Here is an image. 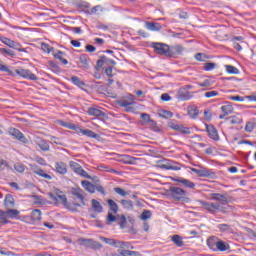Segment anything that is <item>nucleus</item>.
Masks as SVG:
<instances>
[{
  "label": "nucleus",
  "mask_w": 256,
  "mask_h": 256,
  "mask_svg": "<svg viewBox=\"0 0 256 256\" xmlns=\"http://www.w3.org/2000/svg\"><path fill=\"white\" fill-rule=\"evenodd\" d=\"M71 81L74 85H77V87H83V85H85V83L77 76L71 77Z\"/></svg>",
  "instance_id": "44"
},
{
  "label": "nucleus",
  "mask_w": 256,
  "mask_h": 256,
  "mask_svg": "<svg viewBox=\"0 0 256 256\" xmlns=\"http://www.w3.org/2000/svg\"><path fill=\"white\" fill-rule=\"evenodd\" d=\"M99 11H103V7L101 5H96L90 10H85V13L87 15H97V13H99Z\"/></svg>",
  "instance_id": "33"
},
{
  "label": "nucleus",
  "mask_w": 256,
  "mask_h": 256,
  "mask_svg": "<svg viewBox=\"0 0 256 256\" xmlns=\"http://www.w3.org/2000/svg\"><path fill=\"white\" fill-rule=\"evenodd\" d=\"M4 205L5 207H8V208L15 207V198H13V195L7 194L5 196Z\"/></svg>",
  "instance_id": "24"
},
{
  "label": "nucleus",
  "mask_w": 256,
  "mask_h": 256,
  "mask_svg": "<svg viewBox=\"0 0 256 256\" xmlns=\"http://www.w3.org/2000/svg\"><path fill=\"white\" fill-rule=\"evenodd\" d=\"M149 128L152 130V131H155V132H159L161 131V129H159V126H157V122L155 121H150V123L148 124Z\"/></svg>",
  "instance_id": "52"
},
{
  "label": "nucleus",
  "mask_w": 256,
  "mask_h": 256,
  "mask_svg": "<svg viewBox=\"0 0 256 256\" xmlns=\"http://www.w3.org/2000/svg\"><path fill=\"white\" fill-rule=\"evenodd\" d=\"M254 129H255V123H253V122H247L246 123L245 131L247 133H253Z\"/></svg>",
  "instance_id": "49"
},
{
  "label": "nucleus",
  "mask_w": 256,
  "mask_h": 256,
  "mask_svg": "<svg viewBox=\"0 0 256 256\" xmlns=\"http://www.w3.org/2000/svg\"><path fill=\"white\" fill-rule=\"evenodd\" d=\"M152 47L155 53H157V55H165V57H173V53H171L169 45L167 44L154 42L152 43Z\"/></svg>",
  "instance_id": "3"
},
{
  "label": "nucleus",
  "mask_w": 256,
  "mask_h": 256,
  "mask_svg": "<svg viewBox=\"0 0 256 256\" xmlns=\"http://www.w3.org/2000/svg\"><path fill=\"white\" fill-rule=\"evenodd\" d=\"M8 134L11 135L14 139H17L21 143H29V140H27V137H25V134L19 131L17 128H9Z\"/></svg>",
  "instance_id": "7"
},
{
  "label": "nucleus",
  "mask_w": 256,
  "mask_h": 256,
  "mask_svg": "<svg viewBox=\"0 0 256 256\" xmlns=\"http://www.w3.org/2000/svg\"><path fill=\"white\" fill-rule=\"evenodd\" d=\"M87 113L91 117H105V112H103L99 108H95V107L88 108Z\"/></svg>",
  "instance_id": "20"
},
{
  "label": "nucleus",
  "mask_w": 256,
  "mask_h": 256,
  "mask_svg": "<svg viewBox=\"0 0 256 256\" xmlns=\"http://www.w3.org/2000/svg\"><path fill=\"white\" fill-rule=\"evenodd\" d=\"M92 209L95 213H103V206L95 199H92Z\"/></svg>",
  "instance_id": "29"
},
{
  "label": "nucleus",
  "mask_w": 256,
  "mask_h": 256,
  "mask_svg": "<svg viewBox=\"0 0 256 256\" xmlns=\"http://www.w3.org/2000/svg\"><path fill=\"white\" fill-rule=\"evenodd\" d=\"M35 161L38 163V165H42L43 167L47 165V161H45L42 157L37 156Z\"/></svg>",
  "instance_id": "60"
},
{
  "label": "nucleus",
  "mask_w": 256,
  "mask_h": 256,
  "mask_svg": "<svg viewBox=\"0 0 256 256\" xmlns=\"http://www.w3.org/2000/svg\"><path fill=\"white\" fill-rule=\"evenodd\" d=\"M16 74L24 79H29L30 81H37V76L31 72L29 69L19 68L16 69Z\"/></svg>",
  "instance_id": "9"
},
{
  "label": "nucleus",
  "mask_w": 256,
  "mask_h": 256,
  "mask_svg": "<svg viewBox=\"0 0 256 256\" xmlns=\"http://www.w3.org/2000/svg\"><path fill=\"white\" fill-rule=\"evenodd\" d=\"M136 159L137 158H135V157H131V156L126 155L124 163H126L128 165H132V163H135Z\"/></svg>",
  "instance_id": "55"
},
{
  "label": "nucleus",
  "mask_w": 256,
  "mask_h": 256,
  "mask_svg": "<svg viewBox=\"0 0 256 256\" xmlns=\"http://www.w3.org/2000/svg\"><path fill=\"white\" fill-rule=\"evenodd\" d=\"M217 95H219V92L209 91L204 94V97H206L207 99H211V97H217Z\"/></svg>",
  "instance_id": "54"
},
{
  "label": "nucleus",
  "mask_w": 256,
  "mask_h": 256,
  "mask_svg": "<svg viewBox=\"0 0 256 256\" xmlns=\"http://www.w3.org/2000/svg\"><path fill=\"white\" fill-rule=\"evenodd\" d=\"M171 241H173L176 247H183L184 245L183 238L179 235H173Z\"/></svg>",
  "instance_id": "32"
},
{
  "label": "nucleus",
  "mask_w": 256,
  "mask_h": 256,
  "mask_svg": "<svg viewBox=\"0 0 256 256\" xmlns=\"http://www.w3.org/2000/svg\"><path fill=\"white\" fill-rule=\"evenodd\" d=\"M14 169L15 171H17V173H25V169H27V166L22 163H16L14 164Z\"/></svg>",
  "instance_id": "40"
},
{
  "label": "nucleus",
  "mask_w": 256,
  "mask_h": 256,
  "mask_svg": "<svg viewBox=\"0 0 256 256\" xmlns=\"http://www.w3.org/2000/svg\"><path fill=\"white\" fill-rule=\"evenodd\" d=\"M95 191H98V193H101V195H107V192H105V188L99 184L95 185Z\"/></svg>",
  "instance_id": "56"
},
{
  "label": "nucleus",
  "mask_w": 256,
  "mask_h": 256,
  "mask_svg": "<svg viewBox=\"0 0 256 256\" xmlns=\"http://www.w3.org/2000/svg\"><path fill=\"white\" fill-rule=\"evenodd\" d=\"M31 218L33 221H41V210L35 209L31 213Z\"/></svg>",
  "instance_id": "37"
},
{
  "label": "nucleus",
  "mask_w": 256,
  "mask_h": 256,
  "mask_svg": "<svg viewBox=\"0 0 256 256\" xmlns=\"http://www.w3.org/2000/svg\"><path fill=\"white\" fill-rule=\"evenodd\" d=\"M36 175H38L39 177H43L44 179H47L48 181H51V179H53V177H51V175L47 174L45 172V170L43 169H39L38 173H36Z\"/></svg>",
  "instance_id": "42"
},
{
  "label": "nucleus",
  "mask_w": 256,
  "mask_h": 256,
  "mask_svg": "<svg viewBox=\"0 0 256 256\" xmlns=\"http://www.w3.org/2000/svg\"><path fill=\"white\" fill-rule=\"evenodd\" d=\"M160 169H165L166 171H180L181 166H179L173 161L168 160L165 163L160 165Z\"/></svg>",
  "instance_id": "11"
},
{
  "label": "nucleus",
  "mask_w": 256,
  "mask_h": 256,
  "mask_svg": "<svg viewBox=\"0 0 256 256\" xmlns=\"http://www.w3.org/2000/svg\"><path fill=\"white\" fill-rule=\"evenodd\" d=\"M36 145L41 149V151H49V143H47V140L38 139L36 140Z\"/></svg>",
  "instance_id": "25"
},
{
  "label": "nucleus",
  "mask_w": 256,
  "mask_h": 256,
  "mask_svg": "<svg viewBox=\"0 0 256 256\" xmlns=\"http://www.w3.org/2000/svg\"><path fill=\"white\" fill-rule=\"evenodd\" d=\"M118 105L123 107L127 113H131L134 111L132 105H135V101H133V98H131V100H119Z\"/></svg>",
  "instance_id": "12"
},
{
  "label": "nucleus",
  "mask_w": 256,
  "mask_h": 256,
  "mask_svg": "<svg viewBox=\"0 0 256 256\" xmlns=\"http://www.w3.org/2000/svg\"><path fill=\"white\" fill-rule=\"evenodd\" d=\"M100 240L106 243L107 245H111L112 247H117V243L119 240L106 238V237H100Z\"/></svg>",
  "instance_id": "34"
},
{
  "label": "nucleus",
  "mask_w": 256,
  "mask_h": 256,
  "mask_svg": "<svg viewBox=\"0 0 256 256\" xmlns=\"http://www.w3.org/2000/svg\"><path fill=\"white\" fill-rule=\"evenodd\" d=\"M58 201H61L63 205H67V196L66 195H58Z\"/></svg>",
  "instance_id": "64"
},
{
  "label": "nucleus",
  "mask_w": 256,
  "mask_h": 256,
  "mask_svg": "<svg viewBox=\"0 0 256 256\" xmlns=\"http://www.w3.org/2000/svg\"><path fill=\"white\" fill-rule=\"evenodd\" d=\"M193 97V93H191L187 88H181L178 91V99L180 101H189Z\"/></svg>",
  "instance_id": "14"
},
{
  "label": "nucleus",
  "mask_w": 256,
  "mask_h": 256,
  "mask_svg": "<svg viewBox=\"0 0 256 256\" xmlns=\"http://www.w3.org/2000/svg\"><path fill=\"white\" fill-rule=\"evenodd\" d=\"M71 193L82 205H85V192L81 188H73Z\"/></svg>",
  "instance_id": "15"
},
{
  "label": "nucleus",
  "mask_w": 256,
  "mask_h": 256,
  "mask_svg": "<svg viewBox=\"0 0 256 256\" xmlns=\"http://www.w3.org/2000/svg\"><path fill=\"white\" fill-rule=\"evenodd\" d=\"M30 169L33 173H35V175H37L41 168L39 166H37L36 164H30Z\"/></svg>",
  "instance_id": "63"
},
{
  "label": "nucleus",
  "mask_w": 256,
  "mask_h": 256,
  "mask_svg": "<svg viewBox=\"0 0 256 256\" xmlns=\"http://www.w3.org/2000/svg\"><path fill=\"white\" fill-rule=\"evenodd\" d=\"M41 49H42V51H44V53H51V50L53 49V47H51L49 44L43 42L41 44Z\"/></svg>",
  "instance_id": "53"
},
{
  "label": "nucleus",
  "mask_w": 256,
  "mask_h": 256,
  "mask_svg": "<svg viewBox=\"0 0 256 256\" xmlns=\"http://www.w3.org/2000/svg\"><path fill=\"white\" fill-rule=\"evenodd\" d=\"M219 242V238L212 236L207 240V245L209 249L212 251H217V243Z\"/></svg>",
  "instance_id": "22"
},
{
  "label": "nucleus",
  "mask_w": 256,
  "mask_h": 256,
  "mask_svg": "<svg viewBox=\"0 0 256 256\" xmlns=\"http://www.w3.org/2000/svg\"><path fill=\"white\" fill-rule=\"evenodd\" d=\"M79 61L83 69H89V56L87 54L80 55Z\"/></svg>",
  "instance_id": "26"
},
{
  "label": "nucleus",
  "mask_w": 256,
  "mask_h": 256,
  "mask_svg": "<svg viewBox=\"0 0 256 256\" xmlns=\"http://www.w3.org/2000/svg\"><path fill=\"white\" fill-rule=\"evenodd\" d=\"M1 55H8L9 57H15V52L11 49L0 48Z\"/></svg>",
  "instance_id": "43"
},
{
  "label": "nucleus",
  "mask_w": 256,
  "mask_h": 256,
  "mask_svg": "<svg viewBox=\"0 0 256 256\" xmlns=\"http://www.w3.org/2000/svg\"><path fill=\"white\" fill-rule=\"evenodd\" d=\"M162 117H164V119H171V117H173V112L164 110L162 112Z\"/></svg>",
  "instance_id": "62"
},
{
  "label": "nucleus",
  "mask_w": 256,
  "mask_h": 256,
  "mask_svg": "<svg viewBox=\"0 0 256 256\" xmlns=\"http://www.w3.org/2000/svg\"><path fill=\"white\" fill-rule=\"evenodd\" d=\"M229 245L223 240L218 239L217 246H216V251H228Z\"/></svg>",
  "instance_id": "31"
},
{
  "label": "nucleus",
  "mask_w": 256,
  "mask_h": 256,
  "mask_svg": "<svg viewBox=\"0 0 256 256\" xmlns=\"http://www.w3.org/2000/svg\"><path fill=\"white\" fill-rule=\"evenodd\" d=\"M211 201H218V202H207V201H200L203 209L215 215L216 213H229L233 206L227 205L229 203V199L227 198V194H219V193H211L210 194Z\"/></svg>",
  "instance_id": "1"
},
{
  "label": "nucleus",
  "mask_w": 256,
  "mask_h": 256,
  "mask_svg": "<svg viewBox=\"0 0 256 256\" xmlns=\"http://www.w3.org/2000/svg\"><path fill=\"white\" fill-rule=\"evenodd\" d=\"M114 191L117 195H120V197H127V195H129V192L125 191L123 188L115 187Z\"/></svg>",
  "instance_id": "46"
},
{
  "label": "nucleus",
  "mask_w": 256,
  "mask_h": 256,
  "mask_svg": "<svg viewBox=\"0 0 256 256\" xmlns=\"http://www.w3.org/2000/svg\"><path fill=\"white\" fill-rule=\"evenodd\" d=\"M217 229H219V231H221L222 233H227L231 231V226L229 224H219L217 226Z\"/></svg>",
  "instance_id": "41"
},
{
  "label": "nucleus",
  "mask_w": 256,
  "mask_h": 256,
  "mask_svg": "<svg viewBox=\"0 0 256 256\" xmlns=\"http://www.w3.org/2000/svg\"><path fill=\"white\" fill-rule=\"evenodd\" d=\"M145 27L148 31H161L162 26L157 22H145Z\"/></svg>",
  "instance_id": "21"
},
{
  "label": "nucleus",
  "mask_w": 256,
  "mask_h": 256,
  "mask_svg": "<svg viewBox=\"0 0 256 256\" xmlns=\"http://www.w3.org/2000/svg\"><path fill=\"white\" fill-rule=\"evenodd\" d=\"M178 132L182 133L183 135H190L191 129H189L188 127H185L183 125H180V128L178 129Z\"/></svg>",
  "instance_id": "51"
},
{
  "label": "nucleus",
  "mask_w": 256,
  "mask_h": 256,
  "mask_svg": "<svg viewBox=\"0 0 256 256\" xmlns=\"http://www.w3.org/2000/svg\"><path fill=\"white\" fill-rule=\"evenodd\" d=\"M217 67L216 63L213 62H208L204 64V71H213V69H215Z\"/></svg>",
  "instance_id": "45"
},
{
  "label": "nucleus",
  "mask_w": 256,
  "mask_h": 256,
  "mask_svg": "<svg viewBox=\"0 0 256 256\" xmlns=\"http://www.w3.org/2000/svg\"><path fill=\"white\" fill-rule=\"evenodd\" d=\"M230 101H238V102H243L245 101V98L243 96H229Z\"/></svg>",
  "instance_id": "57"
},
{
  "label": "nucleus",
  "mask_w": 256,
  "mask_h": 256,
  "mask_svg": "<svg viewBox=\"0 0 256 256\" xmlns=\"http://www.w3.org/2000/svg\"><path fill=\"white\" fill-rule=\"evenodd\" d=\"M0 223H3L4 225H6V223H9V221H7L6 212L1 209H0Z\"/></svg>",
  "instance_id": "50"
},
{
  "label": "nucleus",
  "mask_w": 256,
  "mask_h": 256,
  "mask_svg": "<svg viewBox=\"0 0 256 256\" xmlns=\"http://www.w3.org/2000/svg\"><path fill=\"white\" fill-rule=\"evenodd\" d=\"M188 115L191 119L199 117V109L195 106L188 107Z\"/></svg>",
  "instance_id": "28"
},
{
  "label": "nucleus",
  "mask_w": 256,
  "mask_h": 256,
  "mask_svg": "<svg viewBox=\"0 0 256 256\" xmlns=\"http://www.w3.org/2000/svg\"><path fill=\"white\" fill-rule=\"evenodd\" d=\"M221 111L223 114L219 116V119H225L227 115H231V113H233L234 109L231 103L227 102L226 105L221 107Z\"/></svg>",
  "instance_id": "18"
},
{
  "label": "nucleus",
  "mask_w": 256,
  "mask_h": 256,
  "mask_svg": "<svg viewBox=\"0 0 256 256\" xmlns=\"http://www.w3.org/2000/svg\"><path fill=\"white\" fill-rule=\"evenodd\" d=\"M79 8H80V9H83V10H84V13H85V11H90V9H91V3L85 2V1L80 2V3H79Z\"/></svg>",
  "instance_id": "47"
},
{
  "label": "nucleus",
  "mask_w": 256,
  "mask_h": 256,
  "mask_svg": "<svg viewBox=\"0 0 256 256\" xmlns=\"http://www.w3.org/2000/svg\"><path fill=\"white\" fill-rule=\"evenodd\" d=\"M120 255L121 256H141L139 252L131 251V250H121Z\"/></svg>",
  "instance_id": "36"
},
{
  "label": "nucleus",
  "mask_w": 256,
  "mask_h": 256,
  "mask_svg": "<svg viewBox=\"0 0 256 256\" xmlns=\"http://www.w3.org/2000/svg\"><path fill=\"white\" fill-rule=\"evenodd\" d=\"M64 55H65L64 52L58 51L57 53L54 54V57H55V59H59V61H61V63H63V65H67L69 63V61H67V59L63 58Z\"/></svg>",
  "instance_id": "35"
},
{
  "label": "nucleus",
  "mask_w": 256,
  "mask_h": 256,
  "mask_svg": "<svg viewBox=\"0 0 256 256\" xmlns=\"http://www.w3.org/2000/svg\"><path fill=\"white\" fill-rule=\"evenodd\" d=\"M211 85H213V83L209 79H206L203 82L199 83V87H211Z\"/></svg>",
  "instance_id": "59"
},
{
  "label": "nucleus",
  "mask_w": 256,
  "mask_h": 256,
  "mask_svg": "<svg viewBox=\"0 0 256 256\" xmlns=\"http://www.w3.org/2000/svg\"><path fill=\"white\" fill-rule=\"evenodd\" d=\"M152 213L150 210H144L141 214L142 221H147V219H151Z\"/></svg>",
  "instance_id": "48"
},
{
  "label": "nucleus",
  "mask_w": 256,
  "mask_h": 256,
  "mask_svg": "<svg viewBox=\"0 0 256 256\" xmlns=\"http://www.w3.org/2000/svg\"><path fill=\"white\" fill-rule=\"evenodd\" d=\"M121 229L125 228V225H127V218L125 217V215H122L120 217V223H119Z\"/></svg>",
  "instance_id": "61"
},
{
  "label": "nucleus",
  "mask_w": 256,
  "mask_h": 256,
  "mask_svg": "<svg viewBox=\"0 0 256 256\" xmlns=\"http://www.w3.org/2000/svg\"><path fill=\"white\" fill-rule=\"evenodd\" d=\"M226 71L227 73H230L231 75H239V69L235 66L226 65Z\"/></svg>",
  "instance_id": "38"
},
{
  "label": "nucleus",
  "mask_w": 256,
  "mask_h": 256,
  "mask_svg": "<svg viewBox=\"0 0 256 256\" xmlns=\"http://www.w3.org/2000/svg\"><path fill=\"white\" fill-rule=\"evenodd\" d=\"M1 43H4V45H7V47H10L11 49H16V51H20V53H25V48H21V44L13 41L5 36H0Z\"/></svg>",
  "instance_id": "6"
},
{
  "label": "nucleus",
  "mask_w": 256,
  "mask_h": 256,
  "mask_svg": "<svg viewBox=\"0 0 256 256\" xmlns=\"http://www.w3.org/2000/svg\"><path fill=\"white\" fill-rule=\"evenodd\" d=\"M206 131L210 139H213V141H219V133L217 132L216 127H214L213 125L207 126Z\"/></svg>",
  "instance_id": "17"
},
{
  "label": "nucleus",
  "mask_w": 256,
  "mask_h": 256,
  "mask_svg": "<svg viewBox=\"0 0 256 256\" xmlns=\"http://www.w3.org/2000/svg\"><path fill=\"white\" fill-rule=\"evenodd\" d=\"M81 245H84V247H89L90 249H101L103 245L101 243L94 241L93 239H80Z\"/></svg>",
  "instance_id": "10"
},
{
  "label": "nucleus",
  "mask_w": 256,
  "mask_h": 256,
  "mask_svg": "<svg viewBox=\"0 0 256 256\" xmlns=\"http://www.w3.org/2000/svg\"><path fill=\"white\" fill-rule=\"evenodd\" d=\"M55 171L59 175L67 174V164L65 162H56L55 163Z\"/></svg>",
  "instance_id": "19"
},
{
  "label": "nucleus",
  "mask_w": 256,
  "mask_h": 256,
  "mask_svg": "<svg viewBox=\"0 0 256 256\" xmlns=\"http://www.w3.org/2000/svg\"><path fill=\"white\" fill-rule=\"evenodd\" d=\"M121 205L124 207V209L131 210L133 209V201L131 200H121Z\"/></svg>",
  "instance_id": "39"
},
{
  "label": "nucleus",
  "mask_w": 256,
  "mask_h": 256,
  "mask_svg": "<svg viewBox=\"0 0 256 256\" xmlns=\"http://www.w3.org/2000/svg\"><path fill=\"white\" fill-rule=\"evenodd\" d=\"M107 203L110 210L108 211L106 221L107 225H111V223H115L119 219L118 216H115L119 213V205L112 199H108Z\"/></svg>",
  "instance_id": "2"
},
{
  "label": "nucleus",
  "mask_w": 256,
  "mask_h": 256,
  "mask_svg": "<svg viewBox=\"0 0 256 256\" xmlns=\"http://www.w3.org/2000/svg\"><path fill=\"white\" fill-rule=\"evenodd\" d=\"M169 195L175 201H185V197H187V192L180 187L172 186L169 188Z\"/></svg>",
  "instance_id": "4"
},
{
  "label": "nucleus",
  "mask_w": 256,
  "mask_h": 256,
  "mask_svg": "<svg viewBox=\"0 0 256 256\" xmlns=\"http://www.w3.org/2000/svg\"><path fill=\"white\" fill-rule=\"evenodd\" d=\"M70 129H73L78 134L81 133V135H85L86 137H90L91 139H99V134L95 133L93 130L79 128L75 125L71 126Z\"/></svg>",
  "instance_id": "8"
},
{
  "label": "nucleus",
  "mask_w": 256,
  "mask_h": 256,
  "mask_svg": "<svg viewBox=\"0 0 256 256\" xmlns=\"http://www.w3.org/2000/svg\"><path fill=\"white\" fill-rule=\"evenodd\" d=\"M116 247H117L118 249H120V250H119V253H121V251H127L126 249H134V247H133V245H131V243H129V242H123V241H119V240H118V242H117Z\"/></svg>",
  "instance_id": "23"
},
{
  "label": "nucleus",
  "mask_w": 256,
  "mask_h": 256,
  "mask_svg": "<svg viewBox=\"0 0 256 256\" xmlns=\"http://www.w3.org/2000/svg\"><path fill=\"white\" fill-rule=\"evenodd\" d=\"M81 184L88 193H95V185L91 184V182L83 180Z\"/></svg>",
  "instance_id": "27"
},
{
  "label": "nucleus",
  "mask_w": 256,
  "mask_h": 256,
  "mask_svg": "<svg viewBox=\"0 0 256 256\" xmlns=\"http://www.w3.org/2000/svg\"><path fill=\"white\" fill-rule=\"evenodd\" d=\"M142 120L144 121V123L149 124L151 120V116L147 113H143L141 114Z\"/></svg>",
  "instance_id": "58"
},
{
  "label": "nucleus",
  "mask_w": 256,
  "mask_h": 256,
  "mask_svg": "<svg viewBox=\"0 0 256 256\" xmlns=\"http://www.w3.org/2000/svg\"><path fill=\"white\" fill-rule=\"evenodd\" d=\"M191 171L192 173L198 175V177H211L212 175H215L214 173H211L209 169L203 167H201L200 169L191 168Z\"/></svg>",
  "instance_id": "13"
},
{
  "label": "nucleus",
  "mask_w": 256,
  "mask_h": 256,
  "mask_svg": "<svg viewBox=\"0 0 256 256\" xmlns=\"http://www.w3.org/2000/svg\"><path fill=\"white\" fill-rule=\"evenodd\" d=\"M172 181H175L176 183H181L187 189H195V183L185 178H181V177L172 178Z\"/></svg>",
  "instance_id": "16"
},
{
  "label": "nucleus",
  "mask_w": 256,
  "mask_h": 256,
  "mask_svg": "<svg viewBox=\"0 0 256 256\" xmlns=\"http://www.w3.org/2000/svg\"><path fill=\"white\" fill-rule=\"evenodd\" d=\"M69 165L72 171L76 173V175H80V177H84V179H91V175H89L87 171L83 170V167H81V164L75 161H70Z\"/></svg>",
  "instance_id": "5"
},
{
  "label": "nucleus",
  "mask_w": 256,
  "mask_h": 256,
  "mask_svg": "<svg viewBox=\"0 0 256 256\" xmlns=\"http://www.w3.org/2000/svg\"><path fill=\"white\" fill-rule=\"evenodd\" d=\"M5 213L7 219H16V217H19V210L17 209H9Z\"/></svg>",
  "instance_id": "30"
}]
</instances>
